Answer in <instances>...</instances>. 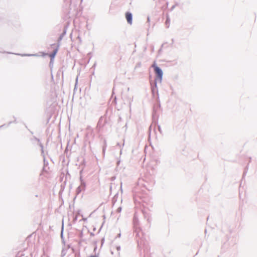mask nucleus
Returning a JSON list of instances; mask_svg holds the SVG:
<instances>
[{"mask_svg":"<svg viewBox=\"0 0 257 257\" xmlns=\"http://www.w3.org/2000/svg\"><path fill=\"white\" fill-rule=\"evenodd\" d=\"M152 67L154 68L155 72L157 77L160 80H161L163 77V72L162 70L156 66L155 63L153 65Z\"/></svg>","mask_w":257,"mask_h":257,"instance_id":"obj_1","label":"nucleus"},{"mask_svg":"<svg viewBox=\"0 0 257 257\" xmlns=\"http://www.w3.org/2000/svg\"><path fill=\"white\" fill-rule=\"evenodd\" d=\"M125 17H126V19L127 22L130 24H132V14L128 12H127L125 14Z\"/></svg>","mask_w":257,"mask_h":257,"instance_id":"obj_2","label":"nucleus"},{"mask_svg":"<svg viewBox=\"0 0 257 257\" xmlns=\"http://www.w3.org/2000/svg\"><path fill=\"white\" fill-rule=\"evenodd\" d=\"M58 46L54 50L52 54L49 55V56L51 58V60H53L54 58L58 52Z\"/></svg>","mask_w":257,"mask_h":257,"instance_id":"obj_3","label":"nucleus"},{"mask_svg":"<svg viewBox=\"0 0 257 257\" xmlns=\"http://www.w3.org/2000/svg\"><path fill=\"white\" fill-rule=\"evenodd\" d=\"M90 257H97V256L95 255H92V256H90Z\"/></svg>","mask_w":257,"mask_h":257,"instance_id":"obj_4","label":"nucleus"}]
</instances>
